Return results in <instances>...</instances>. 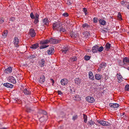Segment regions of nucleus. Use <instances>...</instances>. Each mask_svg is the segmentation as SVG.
<instances>
[{
  "instance_id": "nucleus-1",
  "label": "nucleus",
  "mask_w": 129,
  "mask_h": 129,
  "mask_svg": "<svg viewBox=\"0 0 129 129\" xmlns=\"http://www.w3.org/2000/svg\"><path fill=\"white\" fill-rule=\"evenodd\" d=\"M62 24L59 22H55L53 24V29L59 31L61 26L62 25Z\"/></svg>"
},
{
  "instance_id": "nucleus-2",
  "label": "nucleus",
  "mask_w": 129,
  "mask_h": 129,
  "mask_svg": "<svg viewBox=\"0 0 129 129\" xmlns=\"http://www.w3.org/2000/svg\"><path fill=\"white\" fill-rule=\"evenodd\" d=\"M48 43H49V40H48L41 41L40 43L42 44V45L40 47V48L41 49H43L48 47V45L46 46L44 44H46Z\"/></svg>"
},
{
  "instance_id": "nucleus-3",
  "label": "nucleus",
  "mask_w": 129,
  "mask_h": 129,
  "mask_svg": "<svg viewBox=\"0 0 129 129\" xmlns=\"http://www.w3.org/2000/svg\"><path fill=\"white\" fill-rule=\"evenodd\" d=\"M97 121L100 124L102 125L103 126H109L110 125V123L103 120H97Z\"/></svg>"
},
{
  "instance_id": "nucleus-4",
  "label": "nucleus",
  "mask_w": 129,
  "mask_h": 129,
  "mask_svg": "<svg viewBox=\"0 0 129 129\" xmlns=\"http://www.w3.org/2000/svg\"><path fill=\"white\" fill-rule=\"evenodd\" d=\"M68 83V80L65 78H64L61 80L60 83L61 85L63 86H66Z\"/></svg>"
},
{
  "instance_id": "nucleus-5",
  "label": "nucleus",
  "mask_w": 129,
  "mask_h": 129,
  "mask_svg": "<svg viewBox=\"0 0 129 129\" xmlns=\"http://www.w3.org/2000/svg\"><path fill=\"white\" fill-rule=\"evenodd\" d=\"M49 40V43L52 44H56L58 43L59 41L57 39H56L54 38H52L50 39Z\"/></svg>"
},
{
  "instance_id": "nucleus-6",
  "label": "nucleus",
  "mask_w": 129,
  "mask_h": 129,
  "mask_svg": "<svg viewBox=\"0 0 129 129\" xmlns=\"http://www.w3.org/2000/svg\"><path fill=\"white\" fill-rule=\"evenodd\" d=\"M86 99L87 102L91 103H93L95 101L94 100L93 97H91L90 96L87 97Z\"/></svg>"
},
{
  "instance_id": "nucleus-7",
  "label": "nucleus",
  "mask_w": 129,
  "mask_h": 129,
  "mask_svg": "<svg viewBox=\"0 0 129 129\" xmlns=\"http://www.w3.org/2000/svg\"><path fill=\"white\" fill-rule=\"evenodd\" d=\"M8 80L10 82H11L13 84H15L16 83V81L15 78L12 76L9 77L8 78Z\"/></svg>"
},
{
  "instance_id": "nucleus-8",
  "label": "nucleus",
  "mask_w": 129,
  "mask_h": 129,
  "mask_svg": "<svg viewBox=\"0 0 129 129\" xmlns=\"http://www.w3.org/2000/svg\"><path fill=\"white\" fill-rule=\"evenodd\" d=\"M54 52V47H51L47 51V52L49 55H51L53 54Z\"/></svg>"
},
{
  "instance_id": "nucleus-9",
  "label": "nucleus",
  "mask_w": 129,
  "mask_h": 129,
  "mask_svg": "<svg viewBox=\"0 0 129 129\" xmlns=\"http://www.w3.org/2000/svg\"><path fill=\"white\" fill-rule=\"evenodd\" d=\"M29 34L32 37H33L36 36V34L35 30L33 28L31 29L30 30Z\"/></svg>"
},
{
  "instance_id": "nucleus-10",
  "label": "nucleus",
  "mask_w": 129,
  "mask_h": 129,
  "mask_svg": "<svg viewBox=\"0 0 129 129\" xmlns=\"http://www.w3.org/2000/svg\"><path fill=\"white\" fill-rule=\"evenodd\" d=\"M14 42L15 46L16 47H17L19 46L18 45V44L19 43V40L17 37H14Z\"/></svg>"
},
{
  "instance_id": "nucleus-11",
  "label": "nucleus",
  "mask_w": 129,
  "mask_h": 129,
  "mask_svg": "<svg viewBox=\"0 0 129 129\" xmlns=\"http://www.w3.org/2000/svg\"><path fill=\"white\" fill-rule=\"evenodd\" d=\"M123 61L122 65H126L127 63L128 62L129 63V58L127 57H125L123 58Z\"/></svg>"
},
{
  "instance_id": "nucleus-12",
  "label": "nucleus",
  "mask_w": 129,
  "mask_h": 129,
  "mask_svg": "<svg viewBox=\"0 0 129 129\" xmlns=\"http://www.w3.org/2000/svg\"><path fill=\"white\" fill-rule=\"evenodd\" d=\"M119 106V105L117 103H111L109 104L110 107L114 108L118 107Z\"/></svg>"
},
{
  "instance_id": "nucleus-13",
  "label": "nucleus",
  "mask_w": 129,
  "mask_h": 129,
  "mask_svg": "<svg viewBox=\"0 0 129 129\" xmlns=\"http://www.w3.org/2000/svg\"><path fill=\"white\" fill-rule=\"evenodd\" d=\"M69 46H65L63 47L62 49V51L63 53H65L69 49Z\"/></svg>"
},
{
  "instance_id": "nucleus-14",
  "label": "nucleus",
  "mask_w": 129,
  "mask_h": 129,
  "mask_svg": "<svg viewBox=\"0 0 129 129\" xmlns=\"http://www.w3.org/2000/svg\"><path fill=\"white\" fill-rule=\"evenodd\" d=\"M70 36L72 38H76L78 36V34L76 33H75L73 31L70 33Z\"/></svg>"
},
{
  "instance_id": "nucleus-15",
  "label": "nucleus",
  "mask_w": 129,
  "mask_h": 129,
  "mask_svg": "<svg viewBox=\"0 0 129 129\" xmlns=\"http://www.w3.org/2000/svg\"><path fill=\"white\" fill-rule=\"evenodd\" d=\"M98 46L96 45L93 46L92 48V51L93 53H97L98 51Z\"/></svg>"
},
{
  "instance_id": "nucleus-16",
  "label": "nucleus",
  "mask_w": 129,
  "mask_h": 129,
  "mask_svg": "<svg viewBox=\"0 0 129 129\" xmlns=\"http://www.w3.org/2000/svg\"><path fill=\"white\" fill-rule=\"evenodd\" d=\"M117 78L118 80V82L119 83H120L122 81V77L121 75L119 74H117L116 75Z\"/></svg>"
},
{
  "instance_id": "nucleus-17",
  "label": "nucleus",
  "mask_w": 129,
  "mask_h": 129,
  "mask_svg": "<svg viewBox=\"0 0 129 129\" xmlns=\"http://www.w3.org/2000/svg\"><path fill=\"white\" fill-rule=\"evenodd\" d=\"M81 79L79 78H76L75 79V84L79 85L81 82Z\"/></svg>"
},
{
  "instance_id": "nucleus-18",
  "label": "nucleus",
  "mask_w": 129,
  "mask_h": 129,
  "mask_svg": "<svg viewBox=\"0 0 129 129\" xmlns=\"http://www.w3.org/2000/svg\"><path fill=\"white\" fill-rule=\"evenodd\" d=\"M3 85L4 86L9 88H12L13 87V85L8 83H4Z\"/></svg>"
},
{
  "instance_id": "nucleus-19",
  "label": "nucleus",
  "mask_w": 129,
  "mask_h": 129,
  "mask_svg": "<svg viewBox=\"0 0 129 129\" xmlns=\"http://www.w3.org/2000/svg\"><path fill=\"white\" fill-rule=\"evenodd\" d=\"M89 77V78L92 80L94 79V77L93 75L92 72L91 71H90L88 73Z\"/></svg>"
},
{
  "instance_id": "nucleus-20",
  "label": "nucleus",
  "mask_w": 129,
  "mask_h": 129,
  "mask_svg": "<svg viewBox=\"0 0 129 129\" xmlns=\"http://www.w3.org/2000/svg\"><path fill=\"white\" fill-rule=\"evenodd\" d=\"M45 77L44 75L41 76L39 79L40 83L41 84L43 83L45 81Z\"/></svg>"
},
{
  "instance_id": "nucleus-21",
  "label": "nucleus",
  "mask_w": 129,
  "mask_h": 129,
  "mask_svg": "<svg viewBox=\"0 0 129 129\" xmlns=\"http://www.w3.org/2000/svg\"><path fill=\"white\" fill-rule=\"evenodd\" d=\"M23 92L24 94L27 95H29L30 93V91L28 89L25 88L24 89Z\"/></svg>"
},
{
  "instance_id": "nucleus-22",
  "label": "nucleus",
  "mask_w": 129,
  "mask_h": 129,
  "mask_svg": "<svg viewBox=\"0 0 129 129\" xmlns=\"http://www.w3.org/2000/svg\"><path fill=\"white\" fill-rule=\"evenodd\" d=\"M12 71V68L11 67H9L7 69H6L5 72V73L7 74L11 73Z\"/></svg>"
},
{
  "instance_id": "nucleus-23",
  "label": "nucleus",
  "mask_w": 129,
  "mask_h": 129,
  "mask_svg": "<svg viewBox=\"0 0 129 129\" xmlns=\"http://www.w3.org/2000/svg\"><path fill=\"white\" fill-rule=\"evenodd\" d=\"M8 31L7 30H5L3 33L2 34V38H5L7 36Z\"/></svg>"
},
{
  "instance_id": "nucleus-24",
  "label": "nucleus",
  "mask_w": 129,
  "mask_h": 129,
  "mask_svg": "<svg viewBox=\"0 0 129 129\" xmlns=\"http://www.w3.org/2000/svg\"><path fill=\"white\" fill-rule=\"evenodd\" d=\"M120 116L122 118H123L125 119H127V115L124 113L121 114Z\"/></svg>"
},
{
  "instance_id": "nucleus-25",
  "label": "nucleus",
  "mask_w": 129,
  "mask_h": 129,
  "mask_svg": "<svg viewBox=\"0 0 129 129\" xmlns=\"http://www.w3.org/2000/svg\"><path fill=\"white\" fill-rule=\"evenodd\" d=\"M49 22L48 18H45L43 21V23L46 25H48Z\"/></svg>"
},
{
  "instance_id": "nucleus-26",
  "label": "nucleus",
  "mask_w": 129,
  "mask_h": 129,
  "mask_svg": "<svg viewBox=\"0 0 129 129\" xmlns=\"http://www.w3.org/2000/svg\"><path fill=\"white\" fill-rule=\"evenodd\" d=\"M40 65L41 67H43L44 66L45 64V61L44 60L42 59L40 60Z\"/></svg>"
},
{
  "instance_id": "nucleus-27",
  "label": "nucleus",
  "mask_w": 129,
  "mask_h": 129,
  "mask_svg": "<svg viewBox=\"0 0 129 129\" xmlns=\"http://www.w3.org/2000/svg\"><path fill=\"white\" fill-rule=\"evenodd\" d=\"M102 76L99 74H96L95 75V79L98 80H100L102 78Z\"/></svg>"
},
{
  "instance_id": "nucleus-28",
  "label": "nucleus",
  "mask_w": 129,
  "mask_h": 129,
  "mask_svg": "<svg viewBox=\"0 0 129 129\" xmlns=\"http://www.w3.org/2000/svg\"><path fill=\"white\" fill-rule=\"evenodd\" d=\"M99 22L101 25H104L106 24V22L103 19H100L99 20Z\"/></svg>"
},
{
  "instance_id": "nucleus-29",
  "label": "nucleus",
  "mask_w": 129,
  "mask_h": 129,
  "mask_svg": "<svg viewBox=\"0 0 129 129\" xmlns=\"http://www.w3.org/2000/svg\"><path fill=\"white\" fill-rule=\"evenodd\" d=\"M105 47L106 48V50H108L110 48L111 45L109 43H106Z\"/></svg>"
},
{
  "instance_id": "nucleus-30",
  "label": "nucleus",
  "mask_w": 129,
  "mask_h": 129,
  "mask_svg": "<svg viewBox=\"0 0 129 129\" xmlns=\"http://www.w3.org/2000/svg\"><path fill=\"white\" fill-rule=\"evenodd\" d=\"M38 44H35L32 45L30 47L31 48L33 49H35L37 48L38 47Z\"/></svg>"
},
{
  "instance_id": "nucleus-31",
  "label": "nucleus",
  "mask_w": 129,
  "mask_h": 129,
  "mask_svg": "<svg viewBox=\"0 0 129 129\" xmlns=\"http://www.w3.org/2000/svg\"><path fill=\"white\" fill-rule=\"evenodd\" d=\"M59 31L60 32H64L66 31V29H65L63 26H62V24L61 26Z\"/></svg>"
},
{
  "instance_id": "nucleus-32",
  "label": "nucleus",
  "mask_w": 129,
  "mask_h": 129,
  "mask_svg": "<svg viewBox=\"0 0 129 129\" xmlns=\"http://www.w3.org/2000/svg\"><path fill=\"white\" fill-rule=\"evenodd\" d=\"M77 59L76 57L74 56L71 58H70V60L71 62H74L76 61Z\"/></svg>"
},
{
  "instance_id": "nucleus-33",
  "label": "nucleus",
  "mask_w": 129,
  "mask_h": 129,
  "mask_svg": "<svg viewBox=\"0 0 129 129\" xmlns=\"http://www.w3.org/2000/svg\"><path fill=\"white\" fill-rule=\"evenodd\" d=\"M89 26V25L87 24H84L82 25V27L85 29L87 28Z\"/></svg>"
},
{
  "instance_id": "nucleus-34",
  "label": "nucleus",
  "mask_w": 129,
  "mask_h": 129,
  "mask_svg": "<svg viewBox=\"0 0 129 129\" xmlns=\"http://www.w3.org/2000/svg\"><path fill=\"white\" fill-rule=\"evenodd\" d=\"M106 64L105 63H102L100 65L99 67L102 69L104 68L106 66Z\"/></svg>"
},
{
  "instance_id": "nucleus-35",
  "label": "nucleus",
  "mask_w": 129,
  "mask_h": 129,
  "mask_svg": "<svg viewBox=\"0 0 129 129\" xmlns=\"http://www.w3.org/2000/svg\"><path fill=\"white\" fill-rule=\"evenodd\" d=\"M90 57L88 55L85 56L84 58L85 60L86 61L89 60L90 59Z\"/></svg>"
},
{
  "instance_id": "nucleus-36",
  "label": "nucleus",
  "mask_w": 129,
  "mask_h": 129,
  "mask_svg": "<svg viewBox=\"0 0 129 129\" xmlns=\"http://www.w3.org/2000/svg\"><path fill=\"white\" fill-rule=\"evenodd\" d=\"M104 49V47L103 46H101L99 47L98 46V51L100 52L102 51Z\"/></svg>"
},
{
  "instance_id": "nucleus-37",
  "label": "nucleus",
  "mask_w": 129,
  "mask_h": 129,
  "mask_svg": "<svg viewBox=\"0 0 129 129\" xmlns=\"http://www.w3.org/2000/svg\"><path fill=\"white\" fill-rule=\"evenodd\" d=\"M83 118L84 119V122L85 123H86L87 120V117L86 115L83 114Z\"/></svg>"
},
{
  "instance_id": "nucleus-38",
  "label": "nucleus",
  "mask_w": 129,
  "mask_h": 129,
  "mask_svg": "<svg viewBox=\"0 0 129 129\" xmlns=\"http://www.w3.org/2000/svg\"><path fill=\"white\" fill-rule=\"evenodd\" d=\"M44 116L40 118H39V120L41 122H42L45 121V119H44Z\"/></svg>"
},
{
  "instance_id": "nucleus-39",
  "label": "nucleus",
  "mask_w": 129,
  "mask_h": 129,
  "mask_svg": "<svg viewBox=\"0 0 129 129\" xmlns=\"http://www.w3.org/2000/svg\"><path fill=\"white\" fill-rule=\"evenodd\" d=\"M125 90L129 91V85H125Z\"/></svg>"
},
{
  "instance_id": "nucleus-40",
  "label": "nucleus",
  "mask_w": 129,
  "mask_h": 129,
  "mask_svg": "<svg viewBox=\"0 0 129 129\" xmlns=\"http://www.w3.org/2000/svg\"><path fill=\"white\" fill-rule=\"evenodd\" d=\"M93 21L94 23H96L98 22V19L96 17H94L93 18Z\"/></svg>"
},
{
  "instance_id": "nucleus-41",
  "label": "nucleus",
  "mask_w": 129,
  "mask_h": 129,
  "mask_svg": "<svg viewBox=\"0 0 129 129\" xmlns=\"http://www.w3.org/2000/svg\"><path fill=\"white\" fill-rule=\"evenodd\" d=\"M30 16V17L32 19H33L35 18V16L34 15L33 13L32 12L31 13Z\"/></svg>"
},
{
  "instance_id": "nucleus-42",
  "label": "nucleus",
  "mask_w": 129,
  "mask_h": 129,
  "mask_svg": "<svg viewBox=\"0 0 129 129\" xmlns=\"http://www.w3.org/2000/svg\"><path fill=\"white\" fill-rule=\"evenodd\" d=\"M89 122V124L91 125H92L95 123L94 122L92 121V120H91Z\"/></svg>"
},
{
  "instance_id": "nucleus-43",
  "label": "nucleus",
  "mask_w": 129,
  "mask_h": 129,
  "mask_svg": "<svg viewBox=\"0 0 129 129\" xmlns=\"http://www.w3.org/2000/svg\"><path fill=\"white\" fill-rule=\"evenodd\" d=\"M62 15L63 16L65 17H67L69 15L67 13H63Z\"/></svg>"
},
{
  "instance_id": "nucleus-44",
  "label": "nucleus",
  "mask_w": 129,
  "mask_h": 129,
  "mask_svg": "<svg viewBox=\"0 0 129 129\" xmlns=\"http://www.w3.org/2000/svg\"><path fill=\"white\" fill-rule=\"evenodd\" d=\"M38 22V19L35 18L34 23L35 24H37Z\"/></svg>"
},
{
  "instance_id": "nucleus-45",
  "label": "nucleus",
  "mask_w": 129,
  "mask_h": 129,
  "mask_svg": "<svg viewBox=\"0 0 129 129\" xmlns=\"http://www.w3.org/2000/svg\"><path fill=\"white\" fill-rule=\"evenodd\" d=\"M39 14L38 13H36L35 15V18L39 19Z\"/></svg>"
},
{
  "instance_id": "nucleus-46",
  "label": "nucleus",
  "mask_w": 129,
  "mask_h": 129,
  "mask_svg": "<svg viewBox=\"0 0 129 129\" xmlns=\"http://www.w3.org/2000/svg\"><path fill=\"white\" fill-rule=\"evenodd\" d=\"M35 56L34 55H32L30 56L29 57V58L31 59H33L35 58Z\"/></svg>"
},
{
  "instance_id": "nucleus-47",
  "label": "nucleus",
  "mask_w": 129,
  "mask_h": 129,
  "mask_svg": "<svg viewBox=\"0 0 129 129\" xmlns=\"http://www.w3.org/2000/svg\"><path fill=\"white\" fill-rule=\"evenodd\" d=\"M77 118V116H76V115L74 116L73 117V120H75Z\"/></svg>"
},
{
  "instance_id": "nucleus-48",
  "label": "nucleus",
  "mask_w": 129,
  "mask_h": 129,
  "mask_svg": "<svg viewBox=\"0 0 129 129\" xmlns=\"http://www.w3.org/2000/svg\"><path fill=\"white\" fill-rule=\"evenodd\" d=\"M16 100L17 101V102L18 103H20V102L21 101V100H18V99H16Z\"/></svg>"
},
{
  "instance_id": "nucleus-49",
  "label": "nucleus",
  "mask_w": 129,
  "mask_h": 129,
  "mask_svg": "<svg viewBox=\"0 0 129 129\" xmlns=\"http://www.w3.org/2000/svg\"><path fill=\"white\" fill-rule=\"evenodd\" d=\"M4 21L3 19H2V18H1L0 19V23H3Z\"/></svg>"
},
{
  "instance_id": "nucleus-50",
  "label": "nucleus",
  "mask_w": 129,
  "mask_h": 129,
  "mask_svg": "<svg viewBox=\"0 0 129 129\" xmlns=\"http://www.w3.org/2000/svg\"><path fill=\"white\" fill-rule=\"evenodd\" d=\"M58 94H62V93L59 90L58 91Z\"/></svg>"
},
{
  "instance_id": "nucleus-51",
  "label": "nucleus",
  "mask_w": 129,
  "mask_h": 129,
  "mask_svg": "<svg viewBox=\"0 0 129 129\" xmlns=\"http://www.w3.org/2000/svg\"><path fill=\"white\" fill-rule=\"evenodd\" d=\"M83 11L84 13H85V12H86L87 11V10L85 8H83Z\"/></svg>"
},
{
  "instance_id": "nucleus-52",
  "label": "nucleus",
  "mask_w": 129,
  "mask_h": 129,
  "mask_svg": "<svg viewBox=\"0 0 129 129\" xmlns=\"http://www.w3.org/2000/svg\"><path fill=\"white\" fill-rule=\"evenodd\" d=\"M42 113H43L45 115H46L47 114L46 112L45 111H43L42 112Z\"/></svg>"
},
{
  "instance_id": "nucleus-53",
  "label": "nucleus",
  "mask_w": 129,
  "mask_h": 129,
  "mask_svg": "<svg viewBox=\"0 0 129 129\" xmlns=\"http://www.w3.org/2000/svg\"><path fill=\"white\" fill-rule=\"evenodd\" d=\"M125 3V2L124 1H122L121 2V4L122 5H123Z\"/></svg>"
},
{
  "instance_id": "nucleus-54",
  "label": "nucleus",
  "mask_w": 129,
  "mask_h": 129,
  "mask_svg": "<svg viewBox=\"0 0 129 129\" xmlns=\"http://www.w3.org/2000/svg\"><path fill=\"white\" fill-rule=\"evenodd\" d=\"M102 69L100 68L99 67V68L97 70L98 72H100L101 71V70Z\"/></svg>"
},
{
  "instance_id": "nucleus-55",
  "label": "nucleus",
  "mask_w": 129,
  "mask_h": 129,
  "mask_svg": "<svg viewBox=\"0 0 129 129\" xmlns=\"http://www.w3.org/2000/svg\"><path fill=\"white\" fill-rule=\"evenodd\" d=\"M118 17L120 18H121V15L120 14H118Z\"/></svg>"
},
{
  "instance_id": "nucleus-56",
  "label": "nucleus",
  "mask_w": 129,
  "mask_h": 129,
  "mask_svg": "<svg viewBox=\"0 0 129 129\" xmlns=\"http://www.w3.org/2000/svg\"><path fill=\"white\" fill-rule=\"evenodd\" d=\"M51 80L52 81V82H53V84H52V85H53L54 82V80H53V79H51Z\"/></svg>"
},
{
  "instance_id": "nucleus-57",
  "label": "nucleus",
  "mask_w": 129,
  "mask_h": 129,
  "mask_svg": "<svg viewBox=\"0 0 129 129\" xmlns=\"http://www.w3.org/2000/svg\"><path fill=\"white\" fill-rule=\"evenodd\" d=\"M127 8L128 9H129V5L128 6Z\"/></svg>"
},
{
  "instance_id": "nucleus-58",
  "label": "nucleus",
  "mask_w": 129,
  "mask_h": 129,
  "mask_svg": "<svg viewBox=\"0 0 129 129\" xmlns=\"http://www.w3.org/2000/svg\"><path fill=\"white\" fill-rule=\"evenodd\" d=\"M1 129H7V128H5L4 127V128H2Z\"/></svg>"
},
{
  "instance_id": "nucleus-59",
  "label": "nucleus",
  "mask_w": 129,
  "mask_h": 129,
  "mask_svg": "<svg viewBox=\"0 0 129 129\" xmlns=\"http://www.w3.org/2000/svg\"><path fill=\"white\" fill-rule=\"evenodd\" d=\"M127 69L129 70V67H128V68H127Z\"/></svg>"
},
{
  "instance_id": "nucleus-60",
  "label": "nucleus",
  "mask_w": 129,
  "mask_h": 129,
  "mask_svg": "<svg viewBox=\"0 0 129 129\" xmlns=\"http://www.w3.org/2000/svg\"><path fill=\"white\" fill-rule=\"evenodd\" d=\"M85 15H86V14H87V13H86V12H85Z\"/></svg>"
},
{
  "instance_id": "nucleus-61",
  "label": "nucleus",
  "mask_w": 129,
  "mask_h": 129,
  "mask_svg": "<svg viewBox=\"0 0 129 129\" xmlns=\"http://www.w3.org/2000/svg\"><path fill=\"white\" fill-rule=\"evenodd\" d=\"M128 129H129V126H128Z\"/></svg>"
},
{
  "instance_id": "nucleus-62",
  "label": "nucleus",
  "mask_w": 129,
  "mask_h": 129,
  "mask_svg": "<svg viewBox=\"0 0 129 129\" xmlns=\"http://www.w3.org/2000/svg\"><path fill=\"white\" fill-rule=\"evenodd\" d=\"M123 68H125L124 67H123Z\"/></svg>"
}]
</instances>
